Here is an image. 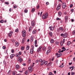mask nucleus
<instances>
[{"label": "nucleus", "instance_id": "1", "mask_svg": "<svg viewBox=\"0 0 75 75\" xmlns=\"http://www.w3.org/2000/svg\"><path fill=\"white\" fill-rule=\"evenodd\" d=\"M48 13H46L43 15L42 18L43 19H46L48 17Z\"/></svg>", "mask_w": 75, "mask_h": 75}, {"label": "nucleus", "instance_id": "2", "mask_svg": "<svg viewBox=\"0 0 75 75\" xmlns=\"http://www.w3.org/2000/svg\"><path fill=\"white\" fill-rule=\"evenodd\" d=\"M60 36H62L63 38H67L68 36V34L67 33H62L61 34Z\"/></svg>", "mask_w": 75, "mask_h": 75}, {"label": "nucleus", "instance_id": "3", "mask_svg": "<svg viewBox=\"0 0 75 75\" xmlns=\"http://www.w3.org/2000/svg\"><path fill=\"white\" fill-rule=\"evenodd\" d=\"M62 7L64 9H65V8H66V7H67V6L66 5V4L65 2H63L62 5Z\"/></svg>", "mask_w": 75, "mask_h": 75}, {"label": "nucleus", "instance_id": "4", "mask_svg": "<svg viewBox=\"0 0 75 75\" xmlns=\"http://www.w3.org/2000/svg\"><path fill=\"white\" fill-rule=\"evenodd\" d=\"M22 33L23 34L22 36L23 37H24L25 36V34H26V32L25 30H23L22 32Z\"/></svg>", "mask_w": 75, "mask_h": 75}, {"label": "nucleus", "instance_id": "5", "mask_svg": "<svg viewBox=\"0 0 75 75\" xmlns=\"http://www.w3.org/2000/svg\"><path fill=\"white\" fill-rule=\"evenodd\" d=\"M28 70L30 72H31L33 71V67H31V66H30L28 68Z\"/></svg>", "mask_w": 75, "mask_h": 75}, {"label": "nucleus", "instance_id": "6", "mask_svg": "<svg viewBox=\"0 0 75 75\" xmlns=\"http://www.w3.org/2000/svg\"><path fill=\"white\" fill-rule=\"evenodd\" d=\"M35 25V21H32L31 22V26L32 27H34Z\"/></svg>", "mask_w": 75, "mask_h": 75}, {"label": "nucleus", "instance_id": "7", "mask_svg": "<svg viewBox=\"0 0 75 75\" xmlns=\"http://www.w3.org/2000/svg\"><path fill=\"white\" fill-rule=\"evenodd\" d=\"M61 4H59L57 6V10L58 11L60 9V8H61Z\"/></svg>", "mask_w": 75, "mask_h": 75}, {"label": "nucleus", "instance_id": "8", "mask_svg": "<svg viewBox=\"0 0 75 75\" xmlns=\"http://www.w3.org/2000/svg\"><path fill=\"white\" fill-rule=\"evenodd\" d=\"M18 61H20V63H21V62L23 61V59L21 58V57H19L18 59Z\"/></svg>", "mask_w": 75, "mask_h": 75}, {"label": "nucleus", "instance_id": "9", "mask_svg": "<svg viewBox=\"0 0 75 75\" xmlns=\"http://www.w3.org/2000/svg\"><path fill=\"white\" fill-rule=\"evenodd\" d=\"M33 37L34 36H32L30 37V41L31 42H33V40H34Z\"/></svg>", "mask_w": 75, "mask_h": 75}, {"label": "nucleus", "instance_id": "10", "mask_svg": "<svg viewBox=\"0 0 75 75\" xmlns=\"http://www.w3.org/2000/svg\"><path fill=\"white\" fill-rule=\"evenodd\" d=\"M65 22L66 23L67 21V20H68V16H66L65 17Z\"/></svg>", "mask_w": 75, "mask_h": 75}, {"label": "nucleus", "instance_id": "11", "mask_svg": "<svg viewBox=\"0 0 75 75\" xmlns=\"http://www.w3.org/2000/svg\"><path fill=\"white\" fill-rule=\"evenodd\" d=\"M45 62V60H43V61H42V62L40 63V65L41 66H42V65H44Z\"/></svg>", "mask_w": 75, "mask_h": 75}, {"label": "nucleus", "instance_id": "12", "mask_svg": "<svg viewBox=\"0 0 75 75\" xmlns=\"http://www.w3.org/2000/svg\"><path fill=\"white\" fill-rule=\"evenodd\" d=\"M19 45V43L16 42H15V45L16 47H18Z\"/></svg>", "mask_w": 75, "mask_h": 75}, {"label": "nucleus", "instance_id": "13", "mask_svg": "<svg viewBox=\"0 0 75 75\" xmlns=\"http://www.w3.org/2000/svg\"><path fill=\"white\" fill-rule=\"evenodd\" d=\"M14 56H15V55L14 54H11L10 56L11 58V59H12V58H13L14 57Z\"/></svg>", "mask_w": 75, "mask_h": 75}, {"label": "nucleus", "instance_id": "14", "mask_svg": "<svg viewBox=\"0 0 75 75\" xmlns=\"http://www.w3.org/2000/svg\"><path fill=\"white\" fill-rule=\"evenodd\" d=\"M58 15L59 16V17L61 16V15H62V12L60 11H59L58 13Z\"/></svg>", "mask_w": 75, "mask_h": 75}, {"label": "nucleus", "instance_id": "15", "mask_svg": "<svg viewBox=\"0 0 75 75\" xmlns=\"http://www.w3.org/2000/svg\"><path fill=\"white\" fill-rule=\"evenodd\" d=\"M52 62H49L47 64V67H50V66L51 65H52Z\"/></svg>", "mask_w": 75, "mask_h": 75}, {"label": "nucleus", "instance_id": "16", "mask_svg": "<svg viewBox=\"0 0 75 75\" xmlns=\"http://www.w3.org/2000/svg\"><path fill=\"white\" fill-rule=\"evenodd\" d=\"M19 68H20V67L19 66V65H17L16 66V69H19Z\"/></svg>", "mask_w": 75, "mask_h": 75}, {"label": "nucleus", "instance_id": "17", "mask_svg": "<svg viewBox=\"0 0 75 75\" xmlns=\"http://www.w3.org/2000/svg\"><path fill=\"white\" fill-rule=\"evenodd\" d=\"M49 28H50V31H53L54 30V28L50 26Z\"/></svg>", "mask_w": 75, "mask_h": 75}, {"label": "nucleus", "instance_id": "18", "mask_svg": "<svg viewBox=\"0 0 75 75\" xmlns=\"http://www.w3.org/2000/svg\"><path fill=\"white\" fill-rule=\"evenodd\" d=\"M61 55H62V54L60 53L57 56V57L59 58V57H61Z\"/></svg>", "mask_w": 75, "mask_h": 75}, {"label": "nucleus", "instance_id": "19", "mask_svg": "<svg viewBox=\"0 0 75 75\" xmlns=\"http://www.w3.org/2000/svg\"><path fill=\"white\" fill-rule=\"evenodd\" d=\"M51 50H47L46 53V54L48 55V54H50V52H51Z\"/></svg>", "mask_w": 75, "mask_h": 75}, {"label": "nucleus", "instance_id": "20", "mask_svg": "<svg viewBox=\"0 0 75 75\" xmlns=\"http://www.w3.org/2000/svg\"><path fill=\"white\" fill-rule=\"evenodd\" d=\"M70 44H72L71 43V42L69 41L67 42V45H70Z\"/></svg>", "mask_w": 75, "mask_h": 75}, {"label": "nucleus", "instance_id": "21", "mask_svg": "<svg viewBox=\"0 0 75 75\" xmlns=\"http://www.w3.org/2000/svg\"><path fill=\"white\" fill-rule=\"evenodd\" d=\"M49 34L50 35V37H52V33L51 32H50L49 33Z\"/></svg>", "mask_w": 75, "mask_h": 75}, {"label": "nucleus", "instance_id": "22", "mask_svg": "<svg viewBox=\"0 0 75 75\" xmlns=\"http://www.w3.org/2000/svg\"><path fill=\"white\" fill-rule=\"evenodd\" d=\"M33 49H31L30 50V53L31 54H33V51H34Z\"/></svg>", "mask_w": 75, "mask_h": 75}, {"label": "nucleus", "instance_id": "23", "mask_svg": "<svg viewBox=\"0 0 75 75\" xmlns=\"http://www.w3.org/2000/svg\"><path fill=\"white\" fill-rule=\"evenodd\" d=\"M42 50L43 51H46V47H44L42 49Z\"/></svg>", "mask_w": 75, "mask_h": 75}, {"label": "nucleus", "instance_id": "24", "mask_svg": "<svg viewBox=\"0 0 75 75\" xmlns=\"http://www.w3.org/2000/svg\"><path fill=\"white\" fill-rule=\"evenodd\" d=\"M35 9L34 8H33L32 9L31 11L32 13H34V12L35 11Z\"/></svg>", "mask_w": 75, "mask_h": 75}, {"label": "nucleus", "instance_id": "25", "mask_svg": "<svg viewBox=\"0 0 75 75\" xmlns=\"http://www.w3.org/2000/svg\"><path fill=\"white\" fill-rule=\"evenodd\" d=\"M16 74H17L16 71H14L13 72V75H16Z\"/></svg>", "mask_w": 75, "mask_h": 75}, {"label": "nucleus", "instance_id": "26", "mask_svg": "<svg viewBox=\"0 0 75 75\" xmlns=\"http://www.w3.org/2000/svg\"><path fill=\"white\" fill-rule=\"evenodd\" d=\"M59 30H60L62 31H63V28H62L61 27H60L59 29Z\"/></svg>", "mask_w": 75, "mask_h": 75}, {"label": "nucleus", "instance_id": "27", "mask_svg": "<svg viewBox=\"0 0 75 75\" xmlns=\"http://www.w3.org/2000/svg\"><path fill=\"white\" fill-rule=\"evenodd\" d=\"M31 59H29L28 61V63L29 64H30V62H31Z\"/></svg>", "mask_w": 75, "mask_h": 75}, {"label": "nucleus", "instance_id": "28", "mask_svg": "<svg viewBox=\"0 0 75 75\" xmlns=\"http://www.w3.org/2000/svg\"><path fill=\"white\" fill-rule=\"evenodd\" d=\"M36 32H37V30H33V34H35Z\"/></svg>", "mask_w": 75, "mask_h": 75}, {"label": "nucleus", "instance_id": "29", "mask_svg": "<svg viewBox=\"0 0 75 75\" xmlns=\"http://www.w3.org/2000/svg\"><path fill=\"white\" fill-rule=\"evenodd\" d=\"M30 48V46L29 45H27L26 46V50H28V49Z\"/></svg>", "mask_w": 75, "mask_h": 75}, {"label": "nucleus", "instance_id": "30", "mask_svg": "<svg viewBox=\"0 0 75 75\" xmlns=\"http://www.w3.org/2000/svg\"><path fill=\"white\" fill-rule=\"evenodd\" d=\"M62 50H63L64 51H65V48L64 47H63L62 48Z\"/></svg>", "mask_w": 75, "mask_h": 75}, {"label": "nucleus", "instance_id": "31", "mask_svg": "<svg viewBox=\"0 0 75 75\" xmlns=\"http://www.w3.org/2000/svg\"><path fill=\"white\" fill-rule=\"evenodd\" d=\"M11 71L9 70V71H8V75H10V74H11Z\"/></svg>", "mask_w": 75, "mask_h": 75}, {"label": "nucleus", "instance_id": "32", "mask_svg": "<svg viewBox=\"0 0 75 75\" xmlns=\"http://www.w3.org/2000/svg\"><path fill=\"white\" fill-rule=\"evenodd\" d=\"M24 11L25 13H27V12H28V10L25 9L24 10Z\"/></svg>", "mask_w": 75, "mask_h": 75}, {"label": "nucleus", "instance_id": "33", "mask_svg": "<svg viewBox=\"0 0 75 75\" xmlns=\"http://www.w3.org/2000/svg\"><path fill=\"white\" fill-rule=\"evenodd\" d=\"M31 27H30L29 28L28 31L29 32H30V31H31Z\"/></svg>", "mask_w": 75, "mask_h": 75}, {"label": "nucleus", "instance_id": "34", "mask_svg": "<svg viewBox=\"0 0 75 75\" xmlns=\"http://www.w3.org/2000/svg\"><path fill=\"white\" fill-rule=\"evenodd\" d=\"M50 42L52 44L53 43V42H54V40L53 39H51V40L50 41Z\"/></svg>", "mask_w": 75, "mask_h": 75}, {"label": "nucleus", "instance_id": "35", "mask_svg": "<svg viewBox=\"0 0 75 75\" xmlns=\"http://www.w3.org/2000/svg\"><path fill=\"white\" fill-rule=\"evenodd\" d=\"M15 32H16V33H18V28L16 29L15 31Z\"/></svg>", "mask_w": 75, "mask_h": 75}, {"label": "nucleus", "instance_id": "36", "mask_svg": "<svg viewBox=\"0 0 75 75\" xmlns=\"http://www.w3.org/2000/svg\"><path fill=\"white\" fill-rule=\"evenodd\" d=\"M71 75H74L75 74V72H73L72 71H71Z\"/></svg>", "mask_w": 75, "mask_h": 75}, {"label": "nucleus", "instance_id": "37", "mask_svg": "<svg viewBox=\"0 0 75 75\" xmlns=\"http://www.w3.org/2000/svg\"><path fill=\"white\" fill-rule=\"evenodd\" d=\"M60 45L61 46H62L63 45V42L62 41H61L60 43Z\"/></svg>", "mask_w": 75, "mask_h": 75}, {"label": "nucleus", "instance_id": "38", "mask_svg": "<svg viewBox=\"0 0 75 75\" xmlns=\"http://www.w3.org/2000/svg\"><path fill=\"white\" fill-rule=\"evenodd\" d=\"M25 74H26V75H28V71H26L25 72Z\"/></svg>", "mask_w": 75, "mask_h": 75}, {"label": "nucleus", "instance_id": "39", "mask_svg": "<svg viewBox=\"0 0 75 75\" xmlns=\"http://www.w3.org/2000/svg\"><path fill=\"white\" fill-rule=\"evenodd\" d=\"M40 5H38L37 6V8L38 9V8H40Z\"/></svg>", "mask_w": 75, "mask_h": 75}, {"label": "nucleus", "instance_id": "40", "mask_svg": "<svg viewBox=\"0 0 75 75\" xmlns=\"http://www.w3.org/2000/svg\"><path fill=\"white\" fill-rule=\"evenodd\" d=\"M11 52L12 53H14V49H12L11 50Z\"/></svg>", "mask_w": 75, "mask_h": 75}, {"label": "nucleus", "instance_id": "41", "mask_svg": "<svg viewBox=\"0 0 75 75\" xmlns=\"http://www.w3.org/2000/svg\"><path fill=\"white\" fill-rule=\"evenodd\" d=\"M4 22V21L3 20H1L0 21V23H3Z\"/></svg>", "mask_w": 75, "mask_h": 75}, {"label": "nucleus", "instance_id": "42", "mask_svg": "<svg viewBox=\"0 0 75 75\" xmlns=\"http://www.w3.org/2000/svg\"><path fill=\"white\" fill-rule=\"evenodd\" d=\"M65 39H64L63 40V44H64L65 43Z\"/></svg>", "mask_w": 75, "mask_h": 75}, {"label": "nucleus", "instance_id": "43", "mask_svg": "<svg viewBox=\"0 0 75 75\" xmlns=\"http://www.w3.org/2000/svg\"><path fill=\"white\" fill-rule=\"evenodd\" d=\"M8 36H9V37H11V36L12 35L11 34V33H9L8 34Z\"/></svg>", "mask_w": 75, "mask_h": 75}, {"label": "nucleus", "instance_id": "44", "mask_svg": "<svg viewBox=\"0 0 75 75\" xmlns=\"http://www.w3.org/2000/svg\"><path fill=\"white\" fill-rule=\"evenodd\" d=\"M72 7H73V5L72 4H71L70 5V8H72Z\"/></svg>", "mask_w": 75, "mask_h": 75}, {"label": "nucleus", "instance_id": "45", "mask_svg": "<svg viewBox=\"0 0 75 75\" xmlns=\"http://www.w3.org/2000/svg\"><path fill=\"white\" fill-rule=\"evenodd\" d=\"M21 50H24V47L23 46H21Z\"/></svg>", "mask_w": 75, "mask_h": 75}, {"label": "nucleus", "instance_id": "46", "mask_svg": "<svg viewBox=\"0 0 75 75\" xmlns=\"http://www.w3.org/2000/svg\"><path fill=\"white\" fill-rule=\"evenodd\" d=\"M44 64L45 65H47V62L45 61Z\"/></svg>", "mask_w": 75, "mask_h": 75}, {"label": "nucleus", "instance_id": "47", "mask_svg": "<svg viewBox=\"0 0 75 75\" xmlns=\"http://www.w3.org/2000/svg\"><path fill=\"white\" fill-rule=\"evenodd\" d=\"M71 13H73L74 12V9H71Z\"/></svg>", "mask_w": 75, "mask_h": 75}, {"label": "nucleus", "instance_id": "48", "mask_svg": "<svg viewBox=\"0 0 75 75\" xmlns=\"http://www.w3.org/2000/svg\"><path fill=\"white\" fill-rule=\"evenodd\" d=\"M24 40H25V39L24 38H23L22 41V43H24Z\"/></svg>", "mask_w": 75, "mask_h": 75}, {"label": "nucleus", "instance_id": "49", "mask_svg": "<svg viewBox=\"0 0 75 75\" xmlns=\"http://www.w3.org/2000/svg\"><path fill=\"white\" fill-rule=\"evenodd\" d=\"M35 44H37V40H36L35 42Z\"/></svg>", "mask_w": 75, "mask_h": 75}, {"label": "nucleus", "instance_id": "50", "mask_svg": "<svg viewBox=\"0 0 75 75\" xmlns=\"http://www.w3.org/2000/svg\"><path fill=\"white\" fill-rule=\"evenodd\" d=\"M55 44H56V45H58V44H59V42H56Z\"/></svg>", "mask_w": 75, "mask_h": 75}, {"label": "nucleus", "instance_id": "51", "mask_svg": "<svg viewBox=\"0 0 75 75\" xmlns=\"http://www.w3.org/2000/svg\"><path fill=\"white\" fill-rule=\"evenodd\" d=\"M73 35H75V30H74L73 31Z\"/></svg>", "mask_w": 75, "mask_h": 75}, {"label": "nucleus", "instance_id": "52", "mask_svg": "<svg viewBox=\"0 0 75 75\" xmlns=\"http://www.w3.org/2000/svg\"><path fill=\"white\" fill-rule=\"evenodd\" d=\"M38 62H39V60H36V61H35V63H38Z\"/></svg>", "mask_w": 75, "mask_h": 75}, {"label": "nucleus", "instance_id": "53", "mask_svg": "<svg viewBox=\"0 0 75 75\" xmlns=\"http://www.w3.org/2000/svg\"><path fill=\"white\" fill-rule=\"evenodd\" d=\"M11 41L12 42H15V40H14V39H12Z\"/></svg>", "mask_w": 75, "mask_h": 75}, {"label": "nucleus", "instance_id": "54", "mask_svg": "<svg viewBox=\"0 0 75 75\" xmlns=\"http://www.w3.org/2000/svg\"><path fill=\"white\" fill-rule=\"evenodd\" d=\"M56 19L57 20H61V19L59 18H57Z\"/></svg>", "mask_w": 75, "mask_h": 75}, {"label": "nucleus", "instance_id": "55", "mask_svg": "<svg viewBox=\"0 0 75 75\" xmlns=\"http://www.w3.org/2000/svg\"><path fill=\"white\" fill-rule=\"evenodd\" d=\"M52 72H50V74H49L48 75H52Z\"/></svg>", "mask_w": 75, "mask_h": 75}, {"label": "nucleus", "instance_id": "56", "mask_svg": "<svg viewBox=\"0 0 75 75\" xmlns=\"http://www.w3.org/2000/svg\"><path fill=\"white\" fill-rule=\"evenodd\" d=\"M43 60H42V59H40L39 60V62H42V61Z\"/></svg>", "mask_w": 75, "mask_h": 75}, {"label": "nucleus", "instance_id": "57", "mask_svg": "<svg viewBox=\"0 0 75 75\" xmlns=\"http://www.w3.org/2000/svg\"><path fill=\"white\" fill-rule=\"evenodd\" d=\"M17 7V6H13V8H16Z\"/></svg>", "mask_w": 75, "mask_h": 75}, {"label": "nucleus", "instance_id": "58", "mask_svg": "<svg viewBox=\"0 0 75 75\" xmlns=\"http://www.w3.org/2000/svg\"><path fill=\"white\" fill-rule=\"evenodd\" d=\"M3 49H4V50H5V49L6 48V47L5 46H3Z\"/></svg>", "mask_w": 75, "mask_h": 75}, {"label": "nucleus", "instance_id": "59", "mask_svg": "<svg viewBox=\"0 0 75 75\" xmlns=\"http://www.w3.org/2000/svg\"><path fill=\"white\" fill-rule=\"evenodd\" d=\"M63 65H60V66H59V67H60V68H63Z\"/></svg>", "mask_w": 75, "mask_h": 75}, {"label": "nucleus", "instance_id": "60", "mask_svg": "<svg viewBox=\"0 0 75 75\" xmlns=\"http://www.w3.org/2000/svg\"><path fill=\"white\" fill-rule=\"evenodd\" d=\"M59 53H61V49H59V51L58 52Z\"/></svg>", "mask_w": 75, "mask_h": 75}, {"label": "nucleus", "instance_id": "61", "mask_svg": "<svg viewBox=\"0 0 75 75\" xmlns=\"http://www.w3.org/2000/svg\"><path fill=\"white\" fill-rule=\"evenodd\" d=\"M32 48L31 49H33V50H34V46L33 45H32L31 46Z\"/></svg>", "mask_w": 75, "mask_h": 75}, {"label": "nucleus", "instance_id": "62", "mask_svg": "<svg viewBox=\"0 0 75 75\" xmlns=\"http://www.w3.org/2000/svg\"><path fill=\"white\" fill-rule=\"evenodd\" d=\"M51 47H50V46H49L48 47V49H49V50H51Z\"/></svg>", "mask_w": 75, "mask_h": 75}, {"label": "nucleus", "instance_id": "63", "mask_svg": "<svg viewBox=\"0 0 75 75\" xmlns=\"http://www.w3.org/2000/svg\"><path fill=\"white\" fill-rule=\"evenodd\" d=\"M41 48H42V47H39V49L40 50H41Z\"/></svg>", "mask_w": 75, "mask_h": 75}, {"label": "nucleus", "instance_id": "64", "mask_svg": "<svg viewBox=\"0 0 75 75\" xmlns=\"http://www.w3.org/2000/svg\"><path fill=\"white\" fill-rule=\"evenodd\" d=\"M4 42H7V39H4Z\"/></svg>", "mask_w": 75, "mask_h": 75}]
</instances>
